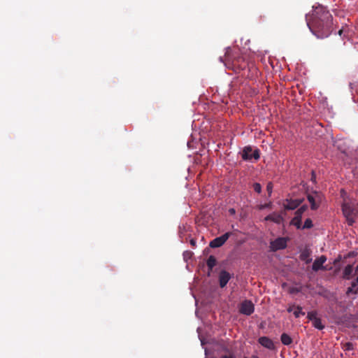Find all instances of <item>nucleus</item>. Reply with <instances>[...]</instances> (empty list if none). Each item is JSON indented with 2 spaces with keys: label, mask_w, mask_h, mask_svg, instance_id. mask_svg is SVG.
I'll return each instance as SVG.
<instances>
[{
  "label": "nucleus",
  "mask_w": 358,
  "mask_h": 358,
  "mask_svg": "<svg viewBox=\"0 0 358 358\" xmlns=\"http://www.w3.org/2000/svg\"><path fill=\"white\" fill-rule=\"evenodd\" d=\"M307 25L318 38L328 37L333 31V17L325 7L313 6L311 15L306 16Z\"/></svg>",
  "instance_id": "1"
},
{
  "label": "nucleus",
  "mask_w": 358,
  "mask_h": 358,
  "mask_svg": "<svg viewBox=\"0 0 358 358\" xmlns=\"http://www.w3.org/2000/svg\"><path fill=\"white\" fill-rule=\"evenodd\" d=\"M220 60L222 62H224L227 68L232 69L235 72L244 70L248 66V62L245 55L238 53L231 55L229 51L225 54V60L224 61L222 57H220Z\"/></svg>",
  "instance_id": "2"
},
{
  "label": "nucleus",
  "mask_w": 358,
  "mask_h": 358,
  "mask_svg": "<svg viewBox=\"0 0 358 358\" xmlns=\"http://www.w3.org/2000/svg\"><path fill=\"white\" fill-rule=\"evenodd\" d=\"M342 212L349 226H352L358 217V207L354 203L344 201L341 205Z\"/></svg>",
  "instance_id": "3"
},
{
  "label": "nucleus",
  "mask_w": 358,
  "mask_h": 358,
  "mask_svg": "<svg viewBox=\"0 0 358 358\" xmlns=\"http://www.w3.org/2000/svg\"><path fill=\"white\" fill-rule=\"evenodd\" d=\"M241 157L244 161H250L252 159L258 160L260 158L259 150H253L250 145L245 146L242 150Z\"/></svg>",
  "instance_id": "4"
},
{
  "label": "nucleus",
  "mask_w": 358,
  "mask_h": 358,
  "mask_svg": "<svg viewBox=\"0 0 358 358\" xmlns=\"http://www.w3.org/2000/svg\"><path fill=\"white\" fill-rule=\"evenodd\" d=\"M322 194L319 192L314 191L311 194H308L307 199L310 203V208L313 210H317L322 200Z\"/></svg>",
  "instance_id": "5"
},
{
  "label": "nucleus",
  "mask_w": 358,
  "mask_h": 358,
  "mask_svg": "<svg viewBox=\"0 0 358 358\" xmlns=\"http://www.w3.org/2000/svg\"><path fill=\"white\" fill-rule=\"evenodd\" d=\"M307 206H301L296 212L295 216L292 218L290 224L295 226L297 229H301V217L303 213L306 210Z\"/></svg>",
  "instance_id": "6"
},
{
  "label": "nucleus",
  "mask_w": 358,
  "mask_h": 358,
  "mask_svg": "<svg viewBox=\"0 0 358 358\" xmlns=\"http://www.w3.org/2000/svg\"><path fill=\"white\" fill-rule=\"evenodd\" d=\"M255 311V306L250 300H244L240 305L239 312L245 315H250Z\"/></svg>",
  "instance_id": "7"
},
{
  "label": "nucleus",
  "mask_w": 358,
  "mask_h": 358,
  "mask_svg": "<svg viewBox=\"0 0 358 358\" xmlns=\"http://www.w3.org/2000/svg\"><path fill=\"white\" fill-rule=\"evenodd\" d=\"M232 234L231 232H227L223 235L214 238L210 242L209 246L213 248H220L223 245Z\"/></svg>",
  "instance_id": "8"
},
{
  "label": "nucleus",
  "mask_w": 358,
  "mask_h": 358,
  "mask_svg": "<svg viewBox=\"0 0 358 358\" xmlns=\"http://www.w3.org/2000/svg\"><path fill=\"white\" fill-rule=\"evenodd\" d=\"M288 239L284 237H280L271 243V248L273 251L283 250L286 248Z\"/></svg>",
  "instance_id": "9"
},
{
  "label": "nucleus",
  "mask_w": 358,
  "mask_h": 358,
  "mask_svg": "<svg viewBox=\"0 0 358 358\" xmlns=\"http://www.w3.org/2000/svg\"><path fill=\"white\" fill-rule=\"evenodd\" d=\"M232 275L225 270H222L219 273V285L221 288H224L231 278Z\"/></svg>",
  "instance_id": "10"
},
{
  "label": "nucleus",
  "mask_w": 358,
  "mask_h": 358,
  "mask_svg": "<svg viewBox=\"0 0 358 358\" xmlns=\"http://www.w3.org/2000/svg\"><path fill=\"white\" fill-rule=\"evenodd\" d=\"M327 261V257L324 255H322L317 258L312 266V269L314 271H318L319 270H327L326 267L323 266L324 263Z\"/></svg>",
  "instance_id": "11"
},
{
  "label": "nucleus",
  "mask_w": 358,
  "mask_h": 358,
  "mask_svg": "<svg viewBox=\"0 0 358 358\" xmlns=\"http://www.w3.org/2000/svg\"><path fill=\"white\" fill-rule=\"evenodd\" d=\"M258 342L261 345L270 350H273L275 349V346L273 341L267 336L259 337L258 339Z\"/></svg>",
  "instance_id": "12"
},
{
  "label": "nucleus",
  "mask_w": 358,
  "mask_h": 358,
  "mask_svg": "<svg viewBox=\"0 0 358 358\" xmlns=\"http://www.w3.org/2000/svg\"><path fill=\"white\" fill-rule=\"evenodd\" d=\"M265 220L266 221H272L275 223L280 224L283 220V217L281 215L278 213H272L268 215H267L265 217Z\"/></svg>",
  "instance_id": "13"
},
{
  "label": "nucleus",
  "mask_w": 358,
  "mask_h": 358,
  "mask_svg": "<svg viewBox=\"0 0 358 358\" xmlns=\"http://www.w3.org/2000/svg\"><path fill=\"white\" fill-rule=\"evenodd\" d=\"M301 201L300 200L287 201V203L285 205V208L286 210H294L301 204Z\"/></svg>",
  "instance_id": "14"
},
{
  "label": "nucleus",
  "mask_w": 358,
  "mask_h": 358,
  "mask_svg": "<svg viewBox=\"0 0 358 358\" xmlns=\"http://www.w3.org/2000/svg\"><path fill=\"white\" fill-rule=\"evenodd\" d=\"M310 251L308 249L304 250L300 255V259L302 261L306 262V264L310 263L312 261V259L310 257Z\"/></svg>",
  "instance_id": "15"
},
{
  "label": "nucleus",
  "mask_w": 358,
  "mask_h": 358,
  "mask_svg": "<svg viewBox=\"0 0 358 358\" xmlns=\"http://www.w3.org/2000/svg\"><path fill=\"white\" fill-rule=\"evenodd\" d=\"M353 272V266L352 265H348L343 270V278L345 279L349 280L351 278V275Z\"/></svg>",
  "instance_id": "16"
},
{
  "label": "nucleus",
  "mask_w": 358,
  "mask_h": 358,
  "mask_svg": "<svg viewBox=\"0 0 358 358\" xmlns=\"http://www.w3.org/2000/svg\"><path fill=\"white\" fill-rule=\"evenodd\" d=\"M280 340L285 345H289L292 343V338L285 333H283L280 336Z\"/></svg>",
  "instance_id": "17"
},
{
  "label": "nucleus",
  "mask_w": 358,
  "mask_h": 358,
  "mask_svg": "<svg viewBox=\"0 0 358 358\" xmlns=\"http://www.w3.org/2000/svg\"><path fill=\"white\" fill-rule=\"evenodd\" d=\"M358 285V283L357 282V280L355 282H352L351 284V287H348L346 292V294L348 295L350 294H357L358 292V288L355 289L357 286Z\"/></svg>",
  "instance_id": "18"
},
{
  "label": "nucleus",
  "mask_w": 358,
  "mask_h": 358,
  "mask_svg": "<svg viewBox=\"0 0 358 358\" xmlns=\"http://www.w3.org/2000/svg\"><path fill=\"white\" fill-rule=\"evenodd\" d=\"M216 262L217 261L215 257L213 255H210L206 262V264L208 268L210 270H212L213 267L216 265Z\"/></svg>",
  "instance_id": "19"
},
{
  "label": "nucleus",
  "mask_w": 358,
  "mask_h": 358,
  "mask_svg": "<svg viewBox=\"0 0 358 358\" xmlns=\"http://www.w3.org/2000/svg\"><path fill=\"white\" fill-rule=\"evenodd\" d=\"M313 325L315 328L322 330L324 328V326L322 324V321L320 318H317L313 322Z\"/></svg>",
  "instance_id": "20"
},
{
  "label": "nucleus",
  "mask_w": 358,
  "mask_h": 358,
  "mask_svg": "<svg viewBox=\"0 0 358 358\" xmlns=\"http://www.w3.org/2000/svg\"><path fill=\"white\" fill-rule=\"evenodd\" d=\"M294 315L295 317L299 318L301 315H304L305 313L302 311V308L298 306L294 311Z\"/></svg>",
  "instance_id": "21"
},
{
  "label": "nucleus",
  "mask_w": 358,
  "mask_h": 358,
  "mask_svg": "<svg viewBox=\"0 0 358 358\" xmlns=\"http://www.w3.org/2000/svg\"><path fill=\"white\" fill-rule=\"evenodd\" d=\"M313 227V222L310 218H307L305 222L303 227L301 226L302 229H310Z\"/></svg>",
  "instance_id": "22"
},
{
  "label": "nucleus",
  "mask_w": 358,
  "mask_h": 358,
  "mask_svg": "<svg viewBox=\"0 0 358 358\" xmlns=\"http://www.w3.org/2000/svg\"><path fill=\"white\" fill-rule=\"evenodd\" d=\"M307 317L309 320L313 322L316 320L317 317V312L316 311H310L308 313Z\"/></svg>",
  "instance_id": "23"
},
{
  "label": "nucleus",
  "mask_w": 358,
  "mask_h": 358,
  "mask_svg": "<svg viewBox=\"0 0 358 358\" xmlns=\"http://www.w3.org/2000/svg\"><path fill=\"white\" fill-rule=\"evenodd\" d=\"M253 189L254 190L257 192V193H260L262 192V186L258 182H255L254 183L253 185Z\"/></svg>",
  "instance_id": "24"
},
{
  "label": "nucleus",
  "mask_w": 358,
  "mask_h": 358,
  "mask_svg": "<svg viewBox=\"0 0 358 358\" xmlns=\"http://www.w3.org/2000/svg\"><path fill=\"white\" fill-rule=\"evenodd\" d=\"M272 189H273V184H272V182H268L266 186V190H267L269 196L272 193Z\"/></svg>",
  "instance_id": "25"
},
{
  "label": "nucleus",
  "mask_w": 358,
  "mask_h": 358,
  "mask_svg": "<svg viewBox=\"0 0 358 358\" xmlns=\"http://www.w3.org/2000/svg\"><path fill=\"white\" fill-rule=\"evenodd\" d=\"M345 350H352V344L351 343H346L345 345Z\"/></svg>",
  "instance_id": "26"
},
{
  "label": "nucleus",
  "mask_w": 358,
  "mask_h": 358,
  "mask_svg": "<svg viewBox=\"0 0 358 358\" xmlns=\"http://www.w3.org/2000/svg\"><path fill=\"white\" fill-rule=\"evenodd\" d=\"M271 206V203H265L264 205H262L260 208V209H264L265 208H270Z\"/></svg>",
  "instance_id": "27"
},
{
  "label": "nucleus",
  "mask_w": 358,
  "mask_h": 358,
  "mask_svg": "<svg viewBox=\"0 0 358 358\" xmlns=\"http://www.w3.org/2000/svg\"><path fill=\"white\" fill-rule=\"evenodd\" d=\"M229 213L230 215H234L236 213V210L233 208L229 209Z\"/></svg>",
  "instance_id": "28"
},
{
  "label": "nucleus",
  "mask_w": 358,
  "mask_h": 358,
  "mask_svg": "<svg viewBox=\"0 0 358 358\" xmlns=\"http://www.w3.org/2000/svg\"><path fill=\"white\" fill-rule=\"evenodd\" d=\"M196 240H194V239H191V240H190V244H191V245H192V246H194H194L196 245Z\"/></svg>",
  "instance_id": "29"
},
{
  "label": "nucleus",
  "mask_w": 358,
  "mask_h": 358,
  "mask_svg": "<svg viewBox=\"0 0 358 358\" xmlns=\"http://www.w3.org/2000/svg\"><path fill=\"white\" fill-rule=\"evenodd\" d=\"M220 358H234L233 355H222Z\"/></svg>",
  "instance_id": "30"
},
{
  "label": "nucleus",
  "mask_w": 358,
  "mask_h": 358,
  "mask_svg": "<svg viewBox=\"0 0 358 358\" xmlns=\"http://www.w3.org/2000/svg\"><path fill=\"white\" fill-rule=\"evenodd\" d=\"M293 308H294V306H290L288 308H287V312L290 313L293 310Z\"/></svg>",
  "instance_id": "31"
},
{
  "label": "nucleus",
  "mask_w": 358,
  "mask_h": 358,
  "mask_svg": "<svg viewBox=\"0 0 358 358\" xmlns=\"http://www.w3.org/2000/svg\"><path fill=\"white\" fill-rule=\"evenodd\" d=\"M299 290L297 289H292L291 291H290V293H294V292H298Z\"/></svg>",
  "instance_id": "32"
},
{
  "label": "nucleus",
  "mask_w": 358,
  "mask_h": 358,
  "mask_svg": "<svg viewBox=\"0 0 358 358\" xmlns=\"http://www.w3.org/2000/svg\"><path fill=\"white\" fill-rule=\"evenodd\" d=\"M343 29H340V30L338 31V34H339L340 36H341V35H342V34H343Z\"/></svg>",
  "instance_id": "33"
},
{
  "label": "nucleus",
  "mask_w": 358,
  "mask_h": 358,
  "mask_svg": "<svg viewBox=\"0 0 358 358\" xmlns=\"http://www.w3.org/2000/svg\"><path fill=\"white\" fill-rule=\"evenodd\" d=\"M251 358H259V357H258V356H257V355H252V356L251 357Z\"/></svg>",
  "instance_id": "34"
},
{
  "label": "nucleus",
  "mask_w": 358,
  "mask_h": 358,
  "mask_svg": "<svg viewBox=\"0 0 358 358\" xmlns=\"http://www.w3.org/2000/svg\"><path fill=\"white\" fill-rule=\"evenodd\" d=\"M244 358H248V357H244Z\"/></svg>",
  "instance_id": "35"
}]
</instances>
